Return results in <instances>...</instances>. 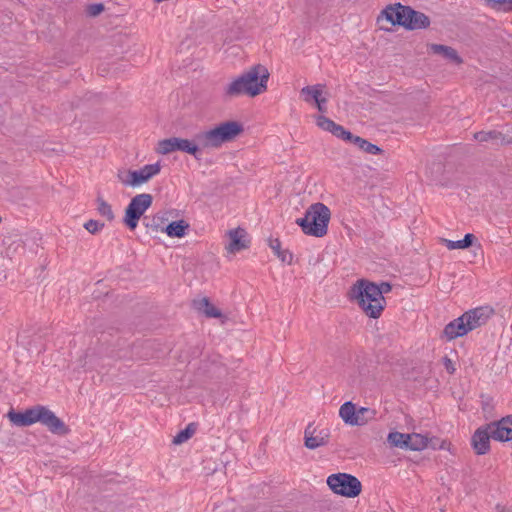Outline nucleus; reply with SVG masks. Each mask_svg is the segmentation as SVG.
<instances>
[{
  "label": "nucleus",
  "instance_id": "f257e3e1",
  "mask_svg": "<svg viewBox=\"0 0 512 512\" xmlns=\"http://www.w3.org/2000/svg\"><path fill=\"white\" fill-rule=\"evenodd\" d=\"M269 76L270 73L264 65L256 64L233 79L225 87L224 93L230 98L239 96L255 97L267 90Z\"/></svg>",
  "mask_w": 512,
  "mask_h": 512
},
{
  "label": "nucleus",
  "instance_id": "f03ea898",
  "mask_svg": "<svg viewBox=\"0 0 512 512\" xmlns=\"http://www.w3.org/2000/svg\"><path fill=\"white\" fill-rule=\"evenodd\" d=\"M383 20L407 30L436 29L435 26H431L432 20L428 15L401 3L386 6L377 18L378 22Z\"/></svg>",
  "mask_w": 512,
  "mask_h": 512
},
{
  "label": "nucleus",
  "instance_id": "7ed1b4c3",
  "mask_svg": "<svg viewBox=\"0 0 512 512\" xmlns=\"http://www.w3.org/2000/svg\"><path fill=\"white\" fill-rule=\"evenodd\" d=\"M349 295L370 318H379L386 305L384 296H380L376 289V284L368 280H358L351 287Z\"/></svg>",
  "mask_w": 512,
  "mask_h": 512
},
{
  "label": "nucleus",
  "instance_id": "20e7f679",
  "mask_svg": "<svg viewBox=\"0 0 512 512\" xmlns=\"http://www.w3.org/2000/svg\"><path fill=\"white\" fill-rule=\"evenodd\" d=\"M330 216L329 208L318 202L312 204L305 212L304 217L298 218L296 223L306 235L322 237L327 233Z\"/></svg>",
  "mask_w": 512,
  "mask_h": 512
},
{
  "label": "nucleus",
  "instance_id": "39448f33",
  "mask_svg": "<svg viewBox=\"0 0 512 512\" xmlns=\"http://www.w3.org/2000/svg\"><path fill=\"white\" fill-rule=\"evenodd\" d=\"M243 131V127L236 121H227L218 126L198 133L195 141L202 148H218L223 143L232 141Z\"/></svg>",
  "mask_w": 512,
  "mask_h": 512
},
{
  "label": "nucleus",
  "instance_id": "423d86ee",
  "mask_svg": "<svg viewBox=\"0 0 512 512\" xmlns=\"http://www.w3.org/2000/svg\"><path fill=\"white\" fill-rule=\"evenodd\" d=\"M25 412L28 426L40 422L54 434L66 435L69 431L65 423L45 406L37 405L25 410Z\"/></svg>",
  "mask_w": 512,
  "mask_h": 512
},
{
  "label": "nucleus",
  "instance_id": "0eeeda50",
  "mask_svg": "<svg viewBox=\"0 0 512 512\" xmlns=\"http://www.w3.org/2000/svg\"><path fill=\"white\" fill-rule=\"evenodd\" d=\"M329 488L336 494L354 498L361 493V482L347 473L332 474L327 478Z\"/></svg>",
  "mask_w": 512,
  "mask_h": 512
},
{
  "label": "nucleus",
  "instance_id": "6e6552de",
  "mask_svg": "<svg viewBox=\"0 0 512 512\" xmlns=\"http://www.w3.org/2000/svg\"><path fill=\"white\" fill-rule=\"evenodd\" d=\"M152 202L153 197L148 193H142L134 196L126 207L123 219L124 224L130 230H135L139 219L151 207Z\"/></svg>",
  "mask_w": 512,
  "mask_h": 512
},
{
  "label": "nucleus",
  "instance_id": "1a4fd4ad",
  "mask_svg": "<svg viewBox=\"0 0 512 512\" xmlns=\"http://www.w3.org/2000/svg\"><path fill=\"white\" fill-rule=\"evenodd\" d=\"M375 416V411L367 407H360L357 409L356 405L347 401L339 408V417L343 422L350 426H363L372 420Z\"/></svg>",
  "mask_w": 512,
  "mask_h": 512
},
{
  "label": "nucleus",
  "instance_id": "9d476101",
  "mask_svg": "<svg viewBox=\"0 0 512 512\" xmlns=\"http://www.w3.org/2000/svg\"><path fill=\"white\" fill-rule=\"evenodd\" d=\"M199 147L198 142L179 137H171L158 142L157 152L162 155H167L175 151H181L197 158Z\"/></svg>",
  "mask_w": 512,
  "mask_h": 512
},
{
  "label": "nucleus",
  "instance_id": "9b49d317",
  "mask_svg": "<svg viewBox=\"0 0 512 512\" xmlns=\"http://www.w3.org/2000/svg\"><path fill=\"white\" fill-rule=\"evenodd\" d=\"M493 314V310L488 306H481L465 312L462 317L465 320L470 331L481 325H484Z\"/></svg>",
  "mask_w": 512,
  "mask_h": 512
},
{
  "label": "nucleus",
  "instance_id": "f8f14e48",
  "mask_svg": "<svg viewBox=\"0 0 512 512\" xmlns=\"http://www.w3.org/2000/svg\"><path fill=\"white\" fill-rule=\"evenodd\" d=\"M160 170L161 165L159 162L154 164H148L139 170H133V172L130 173L129 180L125 181L128 182L130 186L137 187L143 183H146L155 175L159 174Z\"/></svg>",
  "mask_w": 512,
  "mask_h": 512
},
{
  "label": "nucleus",
  "instance_id": "ddd939ff",
  "mask_svg": "<svg viewBox=\"0 0 512 512\" xmlns=\"http://www.w3.org/2000/svg\"><path fill=\"white\" fill-rule=\"evenodd\" d=\"M491 438H493V434L489 429V425L478 428L472 436V446L475 452L479 455L486 454L490 449Z\"/></svg>",
  "mask_w": 512,
  "mask_h": 512
},
{
  "label": "nucleus",
  "instance_id": "4468645a",
  "mask_svg": "<svg viewBox=\"0 0 512 512\" xmlns=\"http://www.w3.org/2000/svg\"><path fill=\"white\" fill-rule=\"evenodd\" d=\"M489 429L495 440H512V416H507L498 422L489 424Z\"/></svg>",
  "mask_w": 512,
  "mask_h": 512
},
{
  "label": "nucleus",
  "instance_id": "2eb2a0df",
  "mask_svg": "<svg viewBox=\"0 0 512 512\" xmlns=\"http://www.w3.org/2000/svg\"><path fill=\"white\" fill-rule=\"evenodd\" d=\"M316 124L319 128L324 131L332 133L335 137L340 138L342 140H346L351 138V132L346 130L343 126L335 123L333 120L319 115L316 117Z\"/></svg>",
  "mask_w": 512,
  "mask_h": 512
},
{
  "label": "nucleus",
  "instance_id": "dca6fc26",
  "mask_svg": "<svg viewBox=\"0 0 512 512\" xmlns=\"http://www.w3.org/2000/svg\"><path fill=\"white\" fill-rule=\"evenodd\" d=\"M229 243L226 249L229 253L235 254L248 247L247 234L244 229L236 228L228 232Z\"/></svg>",
  "mask_w": 512,
  "mask_h": 512
},
{
  "label": "nucleus",
  "instance_id": "f3484780",
  "mask_svg": "<svg viewBox=\"0 0 512 512\" xmlns=\"http://www.w3.org/2000/svg\"><path fill=\"white\" fill-rule=\"evenodd\" d=\"M315 431V428L311 424H309L305 429V446L309 449H316L327 443L328 432L326 430H321L317 435H314Z\"/></svg>",
  "mask_w": 512,
  "mask_h": 512
},
{
  "label": "nucleus",
  "instance_id": "a211bd4d",
  "mask_svg": "<svg viewBox=\"0 0 512 512\" xmlns=\"http://www.w3.org/2000/svg\"><path fill=\"white\" fill-rule=\"evenodd\" d=\"M468 332H470V330L468 329L467 325L465 324V320L461 315L445 326L443 335L447 340H454L458 337L466 335Z\"/></svg>",
  "mask_w": 512,
  "mask_h": 512
},
{
  "label": "nucleus",
  "instance_id": "6ab92c4d",
  "mask_svg": "<svg viewBox=\"0 0 512 512\" xmlns=\"http://www.w3.org/2000/svg\"><path fill=\"white\" fill-rule=\"evenodd\" d=\"M193 306L197 311L205 314L207 317H210V318L221 317L220 310L217 309L213 304H211L209 299L206 297L195 299L193 301Z\"/></svg>",
  "mask_w": 512,
  "mask_h": 512
},
{
  "label": "nucleus",
  "instance_id": "aec40b11",
  "mask_svg": "<svg viewBox=\"0 0 512 512\" xmlns=\"http://www.w3.org/2000/svg\"><path fill=\"white\" fill-rule=\"evenodd\" d=\"M345 141L353 143L354 145L359 147V149H361L362 151H364L368 154L376 155L382 151L378 146L368 142L364 138H361L359 136H354L352 133H351V138L346 139Z\"/></svg>",
  "mask_w": 512,
  "mask_h": 512
},
{
  "label": "nucleus",
  "instance_id": "412c9836",
  "mask_svg": "<svg viewBox=\"0 0 512 512\" xmlns=\"http://www.w3.org/2000/svg\"><path fill=\"white\" fill-rule=\"evenodd\" d=\"M428 446V438L422 434L411 433L407 438V450L421 451Z\"/></svg>",
  "mask_w": 512,
  "mask_h": 512
},
{
  "label": "nucleus",
  "instance_id": "4be33fe9",
  "mask_svg": "<svg viewBox=\"0 0 512 512\" xmlns=\"http://www.w3.org/2000/svg\"><path fill=\"white\" fill-rule=\"evenodd\" d=\"M430 49L435 54H440L444 58L451 60L452 62L459 64L461 63V58L458 56L456 50L451 47L433 44L430 46Z\"/></svg>",
  "mask_w": 512,
  "mask_h": 512
},
{
  "label": "nucleus",
  "instance_id": "5701e85b",
  "mask_svg": "<svg viewBox=\"0 0 512 512\" xmlns=\"http://www.w3.org/2000/svg\"><path fill=\"white\" fill-rule=\"evenodd\" d=\"M188 228V224L185 223V221H174L171 222L169 225L166 226L165 232L170 237H183L186 233V230Z\"/></svg>",
  "mask_w": 512,
  "mask_h": 512
},
{
  "label": "nucleus",
  "instance_id": "b1692460",
  "mask_svg": "<svg viewBox=\"0 0 512 512\" xmlns=\"http://www.w3.org/2000/svg\"><path fill=\"white\" fill-rule=\"evenodd\" d=\"M473 240H474V235L468 233L464 236V238L462 240L453 241V240L443 239V242L449 250H455V249L468 248L469 246L472 245Z\"/></svg>",
  "mask_w": 512,
  "mask_h": 512
},
{
  "label": "nucleus",
  "instance_id": "393cba45",
  "mask_svg": "<svg viewBox=\"0 0 512 512\" xmlns=\"http://www.w3.org/2000/svg\"><path fill=\"white\" fill-rule=\"evenodd\" d=\"M408 434L400 432H390L387 436V442L391 447L407 449Z\"/></svg>",
  "mask_w": 512,
  "mask_h": 512
},
{
  "label": "nucleus",
  "instance_id": "a878e982",
  "mask_svg": "<svg viewBox=\"0 0 512 512\" xmlns=\"http://www.w3.org/2000/svg\"><path fill=\"white\" fill-rule=\"evenodd\" d=\"M486 5L496 12L512 11V0H484Z\"/></svg>",
  "mask_w": 512,
  "mask_h": 512
},
{
  "label": "nucleus",
  "instance_id": "bb28decb",
  "mask_svg": "<svg viewBox=\"0 0 512 512\" xmlns=\"http://www.w3.org/2000/svg\"><path fill=\"white\" fill-rule=\"evenodd\" d=\"M96 202L98 213L107 220L112 221L114 219V213L111 205L101 197H98Z\"/></svg>",
  "mask_w": 512,
  "mask_h": 512
},
{
  "label": "nucleus",
  "instance_id": "cd10ccee",
  "mask_svg": "<svg viewBox=\"0 0 512 512\" xmlns=\"http://www.w3.org/2000/svg\"><path fill=\"white\" fill-rule=\"evenodd\" d=\"M322 85H314V86H306L301 89V94L307 95L305 98V101L309 102L310 99H313L314 101L318 100L320 97H322Z\"/></svg>",
  "mask_w": 512,
  "mask_h": 512
},
{
  "label": "nucleus",
  "instance_id": "c85d7f7f",
  "mask_svg": "<svg viewBox=\"0 0 512 512\" xmlns=\"http://www.w3.org/2000/svg\"><path fill=\"white\" fill-rule=\"evenodd\" d=\"M8 419L11 423L19 427L28 426L26 412H15L13 410L9 411L7 414Z\"/></svg>",
  "mask_w": 512,
  "mask_h": 512
},
{
  "label": "nucleus",
  "instance_id": "c756f323",
  "mask_svg": "<svg viewBox=\"0 0 512 512\" xmlns=\"http://www.w3.org/2000/svg\"><path fill=\"white\" fill-rule=\"evenodd\" d=\"M194 432L195 428L193 427L192 424H189L184 430H181L180 432L177 433V435L173 439V443L179 445L186 442L189 438L192 437Z\"/></svg>",
  "mask_w": 512,
  "mask_h": 512
},
{
  "label": "nucleus",
  "instance_id": "7c9ffc66",
  "mask_svg": "<svg viewBox=\"0 0 512 512\" xmlns=\"http://www.w3.org/2000/svg\"><path fill=\"white\" fill-rule=\"evenodd\" d=\"M500 136V133L496 131H480L474 134L475 140L479 142H488L490 140H496Z\"/></svg>",
  "mask_w": 512,
  "mask_h": 512
},
{
  "label": "nucleus",
  "instance_id": "2f4dec72",
  "mask_svg": "<svg viewBox=\"0 0 512 512\" xmlns=\"http://www.w3.org/2000/svg\"><path fill=\"white\" fill-rule=\"evenodd\" d=\"M105 10V7L102 3H92L86 6L85 12L90 17H96L100 15Z\"/></svg>",
  "mask_w": 512,
  "mask_h": 512
},
{
  "label": "nucleus",
  "instance_id": "473e14b6",
  "mask_svg": "<svg viewBox=\"0 0 512 512\" xmlns=\"http://www.w3.org/2000/svg\"><path fill=\"white\" fill-rule=\"evenodd\" d=\"M103 227L104 224L96 220H89L84 224V228L91 234L100 232Z\"/></svg>",
  "mask_w": 512,
  "mask_h": 512
},
{
  "label": "nucleus",
  "instance_id": "72a5a7b5",
  "mask_svg": "<svg viewBox=\"0 0 512 512\" xmlns=\"http://www.w3.org/2000/svg\"><path fill=\"white\" fill-rule=\"evenodd\" d=\"M376 289L380 292V296H384V294L391 291L392 287L388 282H382L380 284H376Z\"/></svg>",
  "mask_w": 512,
  "mask_h": 512
},
{
  "label": "nucleus",
  "instance_id": "f704fd0d",
  "mask_svg": "<svg viewBox=\"0 0 512 512\" xmlns=\"http://www.w3.org/2000/svg\"><path fill=\"white\" fill-rule=\"evenodd\" d=\"M131 172H133V171L132 170L119 171L118 179L122 182V184H124L126 186H130V184L128 182H126L125 180H129Z\"/></svg>",
  "mask_w": 512,
  "mask_h": 512
},
{
  "label": "nucleus",
  "instance_id": "c9c22d12",
  "mask_svg": "<svg viewBox=\"0 0 512 512\" xmlns=\"http://www.w3.org/2000/svg\"><path fill=\"white\" fill-rule=\"evenodd\" d=\"M326 102H327V99L324 97H320L318 100L315 101L316 106L320 112L326 111V107H325Z\"/></svg>",
  "mask_w": 512,
  "mask_h": 512
},
{
  "label": "nucleus",
  "instance_id": "e433bc0d",
  "mask_svg": "<svg viewBox=\"0 0 512 512\" xmlns=\"http://www.w3.org/2000/svg\"><path fill=\"white\" fill-rule=\"evenodd\" d=\"M444 365H445L446 370L450 374L454 373L455 367H454V363L452 362V360H450L449 358H445Z\"/></svg>",
  "mask_w": 512,
  "mask_h": 512
},
{
  "label": "nucleus",
  "instance_id": "4c0bfd02",
  "mask_svg": "<svg viewBox=\"0 0 512 512\" xmlns=\"http://www.w3.org/2000/svg\"><path fill=\"white\" fill-rule=\"evenodd\" d=\"M279 257H280V258H281V260H282V261H284V262H285V261H290V260L292 259V255H291V254H289V253H287V252H283V253H282V252H280V256H279Z\"/></svg>",
  "mask_w": 512,
  "mask_h": 512
},
{
  "label": "nucleus",
  "instance_id": "58836bf2",
  "mask_svg": "<svg viewBox=\"0 0 512 512\" xmlns=\"http://www.w3.org/2000/svg\"><path fill=\"white\" fill-rule=\"evenodd\" d=\"M275 242L276 244H272L271 247L276 252V254L280 256V243L277 240Z\"/></svg>",
  "mask_w": 512,
  "mask_h": 512
},
{
  "label": "nucleus",
  "instance_id": "ea45409f",
  "mask_svg": "<svg viewBox=\"0 0 512 512\" xmlns=\"http://www.w3.org/2000/svg\"><path fill=\"white\" fill-rule=\"evenodd\" d=\"M497 512H510L509 510H506L504 507L497 506L496 507Z\"/></svg>",
  "mask_w": 512,
  "mask_h": 512
}]
</instances>
